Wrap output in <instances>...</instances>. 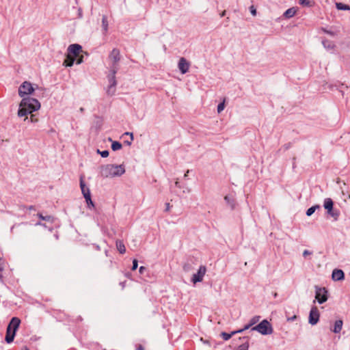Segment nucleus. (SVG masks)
Returning <instances> with one entry per match:
<instances>
[{
	"instance_id": "nucleus-1",
	"label": "nucleus",
	"mask_w": 350,
	"mask_h": 350,
	"mask_svg": "<svg viewBox=\"0 0 350 350\" xmlns=\"http://www.w3.org/2000/svg\"><path fill=\"white\" fill-rule=\"evenodd\" d=\"M40 108L39 101L33 98L27 96L23 98L19 104L18 116L19 117H25V120L27 119V115L38 110Z\"/></svg>"
},
{
	"instance_id": "nucleus-2",
	"label": "nucleus",
	"mask_w": 350,
	"mask_h": 350,
	"mask_svg": "<svg viewBox=\"0 0 350 350\" xmlns=\"http://www.w3.org/2000/svg\"><path fill=\"white\" fill-rule=\"evenodd\" d=\"M125 172L124 165L108 164L101 167L100 174L104 178L120 176Z\"/></svg>"
},
{
	"instance_id": "nucleus-3",
	"label": "nucleus",
	"mask_w": 350,
	"mask_h": 350,
	"mask_svg": "<svg viewBox=\"0 0 350 350\" xmlns=\"http://www.w3.org/2000/svg\"><path fill=\"white\" fill-rule=\"evenodd\" d=\"M21 323V320L17 317H13L8 325L5 335V341L10 343L13 341L17 329Z\"/></svg>"
},
{
	"instance_id": "nucleus-4",
	"label": "nucleus",
	"mask_w": 350,
	"mask_h": 350,
	"mask_svg": "<svg viewBox=\"0 0 350 350\" xmlns=\"http://www.w3.org/2000/svg\"><path fill=\"white\" fill-rule=\"evenodd\" d=\"M121 55L120 50L118 49H113L109 55V59L111 62V67L109 74L116 75L119 70V62L120 61Z\"/></svg>"
},
{
	"instance_id": "nucleus-5",
	"label": "nucleus",
	"mask_w": 350,
	"mask_h": 350,
	"mask_svg": "<svg viewBox=\"0 0 350 350\" xmlns=\"http://www.w3.org/2000/svg\"><path fill=\"white\" fill-rule=\"evenodd\" d=\"M252 330L257 331L262 335L271 334L273 332L271 323L266 319L262 320L257 325L252 327Z\"/></svg>"
},
{
	"instance_id": "nucleus-6",
	"label": "nucleus",
	"mask_w": 350,
	"mask_h": 350,
	"mask_svg": "<svg viewBox=\"0 0 350 350\" xmlns=\"http://www.w3.org/2000/svg\"><path fill=\"white\" fill-rule=\"evenodd\" d=\"M34 91L32 84L30 82H23L18 88V95L21 98H25V96L31 94Z\"/></svg>"
},
{
	"instance_id": "nucleus-7",
	"label": "nucleus",
	"mask_w": 350,
	"mask_h": 350,
	"mask_svg": "<svg viewBox=\"0 0 350 350\" xmlns=\"http://www.w3.org/2000/svg\"><path fill=\"white\" fill-rule=\"evenodd\" d=\"M315 298L321 304L327 300V291L325 288L316 287Z\"/></svg>"
},
{
	"instance_id": "nucleus-8",
	"label": "nucleus",
	"mask_w": 350,
	"mask_h": 350,
	"mask_svg": "<svg viewBox=\"0 0 350 350\" xmlns=\"http://www.w3.org/2000/svg\"><path fill=\"white\" fill-rule=\"evenodd\" d=\"M108 81H109V85H108V88L107 89V94L109 95V96H113L114 95L115 92H116V85H117V81H116V75H111L109 74L108 76Z\"/></svg>"
},
{
	"instance_id": "nucleus-9",
	"label": "nucleus",
	"mask_w": 350,
	"mask_h": 350,
	"mask_svg": "<svg viewBox=\"0 0 350 350\" xmlns=\"http://www.w3.org/2000/svg\"><path fill=\"white\" fill-rule=\"evenodd\" d=\"M206 272V267L204 265H201L196 273H194L191 278V282L193 284L200 282L203 280V278Z\"/></svg>"
},
{
	"instance_id": "nucleus-10",
	"label": "nucleus",
	"mask_w": 350,
	"mask_h": 350,
	"mask_svg": "<svg viewBox=\"0 0 350 350\" xmlns=\"http://www.w3.org/2000/svg\"><path fill=\"white\" fill-rule=\"evenodd\" d=\"M319 317L320 314L317 307L312 306L309 314V323H310L312 325H316L319 321Z\"/></svg>"
},
{
	"instance_id": "nucleus-11",
	"label": "nucleus",
	"mask_w": 350,
	"mask_h": 350,
	"mask_svg": "<svg viewBox=\"0 0 350 350\" xmlns=\"http://www.w3.org/2000/svg\"><path fill=\"white\" fill-rule=\"evenodd\" d=\"M81 52H83L82 47L78 44H70L68 48V54L70 55L72 57H75V59H76Z\"/></svg>"
},
{
	"instance_id": "nucleus-12",
	"label": "nucleus",
	"mask_w": 350,
	"mask_h": 350,
	"mask_svg": "<svg viewBox=\"0 0 350 350\" xmlns=\"http://www.w3.org/2000/svg\"><path fill=\"white\" fill-rule=\"evenodd\" d=\"M190 64L187 61L185 57H181L179 59L178 67L182 74H185L189 71Z\"/></svg>"
},
{
	"instance_id": "nucleus-13",
	"label": "nucleus",
	"mask_w": 350,
	"mask_h": 350,
	"mask_svg": "<svg viewBox=\"0 0 350 350\" xmlns=\"http://www.w3.org/2000/svg\"><path fill=\"white\" fill-rule=\"evenodd\" d=\"M332 278L334 281H340L344 279L345 273L341 269H335L332 272Z\"/></svg>"
},
{
	"instance_id": "nucleus-14",
	"label": "nucleus",
	"mask_w": 350,
	"mask_h": 350,
	"mask_svg": "<svg viewBox=\"0 0 350 350\" xmlns=\"http://www.w3.org/2000/svg\"><path fill=\"white\" fill-rule=\"evenodd\" d=\"M260 316H254L250 320V322L245 325L243 328L241 329V330H242V332L245 330H247L249 328L252 327L253 325H254L255 324H256L259 320H260Z\"/></svg>"
},
{
	"instance_id": "nucleus-15",
	"label": "nucleus",
	"mask_w": 350,
	"mask_h": 350,
	"mask_svg": "<svg viewBox=\"0 0 350 350\" xmlns=\"http://www.w3.org/2000/svg\"><path fill=\"white\" fill-rule=\"evenodd\" d=\"M75 62V57H72L70 55L67 54L66 57L63 62V65L66 67H70L74 64Z\"/></svg>"
},
{
	"instance_id": "nucleus-16",
	"label": "nucleus",
	"mask_w": 350,
	"mask_h": 350,
	"mask_svg": "<svg viewBox=\"0 0 350 350\" xmlns=\"http://www.w3.org/2000/svg\"><path fill=\"white\" fill-rule=\"evenodd\" d=\"M80 187L81 189V192L83 193V196L84 198H85L87 192L90 193V189L86 187L84 180H83V176H81L80 177Z\"/></svg>"
},
{
	"instance_id": "nucleus-17",
	"label": "nucleus",
	"mask_w": 350,
	"mask_h": 350,
	"mask_svg": "<svg viewBox=\"0 0 350 350\" xmlns=\"http://www.w3.org/2000/svg\"><path fill=\"white\" fill-rule=\"evenodd\" d=\"M327 214L333 217L334 221H337L340 216V211L338 209H334V207L327 210Z\"/></svg>"
},
{
	"instance_id": "nucleus-18",
	"label": "nucleus",
	"mask_w": 350,
	"mask_h": 350,
	"mask_svg": "<svg viewBox=\"0 0 350 350\" xmlns=\"http://www.w3.org/2000/svg\"><path fill=\"white\" fill-rule=\"evenodd\" d=\"M342 320H337L335 321L334 327L332 329V331L336 334L340 333L342 327Z\"/></svg>"
},
{
	"instance_id": "nucleus-19",
	"label": "nucleus",
	"mask_w": 350,
	"mask_h": 350,
	"mask_svg": "<svg viewBox=\"0 0 350 350\" xmlns=\"http://www.w3.org/2000/svg\"><path fill=\"white\" fill-rule=\"evenodd\" d=\"M116 245L117 250L120 254H123L126 252V247L122 241L117 240Z\"/></svg>"
},
{
	"instance_id": "nucleus-20",
	"label": "nucleus",
	"mask_w": 350,
	"mask_h": 350,
	"mask_svg": "<svg viewBox=\"0 0 350 350\" xmlns=\"http://www.w3.org/2000/svg\"><path fill=\"white\" fill-rule=\"evenodd\" d=\"M237 333H242V330L240 329L239 330L232 332L230 334L221 332V336L224 340H228L232 336Z\"/></svg>"
},
{
	"instance_id": "nucleus-21",
	"label": "nucleus",
	"mask_w": 350,
	"mask_h": 350,
	"mask_svg": "<svg viewBox=\"0 0 350 350\" xmlns=\"http://www.w3.org/2000/svg\"><path fill=\"white\" fill-rule=\"evenodd\" d=\"M323 206L326 210H329L334 206L333 200L329 198H325L324 200Z\"/></svg>"
},
{
	"instance_id": "nucleus-22",
	"label": "nucleus",
	"mask_w": 350,
	"mask_h": 350,
	"mask_svg": "<svg viewBox=\"0 0 350 350\" xmlns=\"http://www.w3.org/2000/svg\"><path fill=\"white\" fill-rule=\"evenodd\" d=\"M295 14L296 10L294 8H291L285 11V12L284 13V16L287 18H290L294 16Z\"/></svg>"
},
{
	"instance_id": "nucleus-23",
	"label": "nucleus",
	"mask_w": 350,
	"mask_h": 350,
	"mask_svg": "<svg viewBox=\"0 0 350 350\" xmlns=\"http://www.w3.org/2000/svg\"><path fill=\"white\" fill-rule=\"evenodd\" d=\"M108 25L107 17L103 15L102 17V27L105 33H107L108 31Z\"/></svg>"
},
{
	"instance_id": "nucleus-24",
	"label": "nucleus",
	"mask_w": 350,
	"mask_h": 350,
	"mask_svg": "<svg viewBox=\"0 0 350 350\" xmlns=\"http://www.w3.org/2000/svg\"><path fill=\"white\" fill-rule=\"evenodd\" d=\"M321 206L318 204L311 206L306 211V215L311 216L317 209H320Z\"/></svg>"
},
{
	"instance_id": "nucleus-25",
	"label": "nucleus",
	"mask_w": 350,
	"mask_h": 350,
	"mask_svg": "<svg viewBox=\"0 0 350 350\" xmlns=\"http://www.w3.org/2000/svg\"><path fill=\"white\" fill-rule=\"evenodd\" d=\"M85 199L86 203L88 204V206L89 208L94 207V204L93 201L92 200L90 193L87 192Z\"/></svg>"
},
{
	"instance_id": "nucleus-26",
	"label": "nucleus",
	"mask_w": 350,
	"mask_h": 350,
	"mask_svg": "<svg viewBox=\"0 0 350 350\" xmlns=\"http://www.w3.org/2000/svg\"><path fill=\"white\" fill-rule=\"evenodd\" d=\"M336 8L339 10H349L350 6L342 3H336Z\"/></svg>"
},
{
	"instance_id": "nucleus-27",
	"label": "nucleus",
	"mask_w": 350,
	"mask_h": 350,
	"mask_svg": "<svg viewBox=\"0 0 350 350\" xmlns=\"http://www.w3.org/2000/svg\"><path fill=\"white\" fill-rule=\"evenodd\" d=\"M37 216L42 220L51 221V222L53 221V218L51 215L43 216L42 213H38Z\"/></svg>"
},
{
	"instance_id": "nucleus-28",
	"label": "nucleus",
	"mask_w": 350,
	"mask_h": 350,
	"mask_svg": "<svg viewBox=\"0 0 350 350\" xmlns=\"http://www.w3.org/2000/svg\"><path fill=\"white\" fill-rule=\"evenodd\" d=\"M122 146L121 143L116 142V141L113 142L111 144V149L113 151L120 150L122 148Z\"/></svg>"
},
{
	"instance_id": "nucleus-29",
	"label": "nucleus",
	"mask_w": 350,
	"mask_h": 350,
	"mask_svg": "<svg viewBox=\"0 0 350 350\" xmlns=\"http://www.w3.org/2000/svg\"><path fill=\"white\" fill-rule=\"evenodd\" d=\"M224 200L231 206L232 208H234V203L233 199H231L229 196H226Z\"/></svg>"
},
{
	"instance_id": "nucleus-30",
	"label": "nucleus",
	"mask_w": 350,
	"mask_h": 350,
	"mask_svg": "<svg viewBox=\"0 0 350 350\" xmlns=\"http://www.w3.org/2000/svg\"><path fill=\"white\" fill-rule=\"evenodd\" d=\"M248 348H249V344L247 342L240 345L238 347H237V350H248Z\"/></svg>"
},
{
	"instance_id": "nucleus-31",
	"label": "nucleus",
	"mask_w": 350,
	"mask_h": 350,
	"mask_svg": "<svg viewBox=\"0 0 350 350\" xmlns=\"http://www.w3.org/2000/svg\"><path fill=\"white\" fill-rule=\"evenodd\" d=\"M225 107V98L224 99L223 102L220 103L217 106V112L219 113H221Z\"/></svg>"
},
{
	"instance_id": "nucleus-32",
	"label": "nucleus",
	"mask_w": 350,
	"mask_h": 350,
	"mask_svg": "<svg viewBox=\"0 0 350 350\" xmlns=\"http://www.w3.org/2000/svg\"><path fill=\"white\" fill-rule=\"evenodd\" d=\"M124 135H130L131 140L130 141H129V140L124 141V143L126 144L129 146L131 145V142L133 139V133H132L126 132Z\"/></svg>"
},
{
	"instance_id": "nucleus-33",
	"label": "nucleus",
	"mask_w": 350,
	"mask_h": 350,
	"mask_svg": "<svg viewBox=\"0 0 350 350\" xmlns=\"http://www.w3.org/2000/svg\"><path fill=\"white\" fill-rule=\"evenodd\" d=\"M97 152L100 154V156L103 158H106L109 156V151L108 150H103L100 151L99 150H97Z\"/></svg>"
},
{
	"instance_id": "nucleus-34",
	"label": "nucleus",
	"mask_w": 350,
	"mask_h": 350,
	"mask_svg": "<svg viewBox=\"0 0 350 350\" xmlns=\"http://www.w3.org/2000/svg\"><path fill=\"white\" fill-rule=\"evenodd\" d=\"M75 61H76L77 64H81L83 62V55L79 54V55L78 57H77V58L75 59Z\"/></svg>"
},
{
	"instance_id": "nucleus-35",
	"label": "nucleus",
	"mask_w": 350,
	"mask_h": 350,
	"mask_svg": "<svg viewBox=\"0 0 350 350\" xmlns=\"http://www.w3.org/2000/svg\"><path fill=\"white\" fill-rule=\"evenodd\" d=\"M137 267H138V261H137V260L134 259V260H133V266H132L131 269H132L133 271H134V270H135V269H137Z\"/></svg>"
},
{
	"instance_id": "nucleus-36",
	"label": "nucleus",
	"mask_w": 350,
	"mask_h": 350,
	"mask_svg": "<svg viewBox=\"0 0 350 350\" xmlns=\"http://www.w3.org/2000/svg\"><path fill=\"white\" fill-rule=\"evenodd\" d=\"M329 42L327 40H323L322 43L323 44V46L326 48H332L333 46L330 44V43H328Z\"/></svg>"
},
{
	"instance_id": "nucleus-37",
	"label": "nucleus",
	"mask_w": 350,
	"mask_h": 350,
	"mask_svg": "<svg viewBox=\"0 0 350 350\" xmlns=\"http://www.w3.org/2000/svg\"><path fill=\"white\" fill-rule=\"evenodd\" d=\"M30 121L31 122H37L38 119L36 117V115L31 114L30 116Z\"/></svg>"
},
{
	"instance_id": "nucleus-38",
	"label": "nucleus",
	"mask_w": 350,
	"mask_h": 350,
	"mask_svg": "<svg viewBox=\"0 0 350 350\" xmlns=\"http://www.w3.org/2000/svg\"><path fill=\"white\" fill-rule=\"evenodd\" d=\"M183 270L187 272L191 270V265L189 264L184 265Z\"/></svg>"
},
{
	"instance_id": "nucleus-39",
	"label": "nucleus",
	"mask_w": 350,
	"mask_h": 350,
	"mask_svg": "<svg viewBox=\"0 0 350 350\" xmlns=\"http://www.w3.org/2000/svg\"><path fill=\"white\" fill-rule=\"evenodd\" d=\"M4 269L3 262L0 263V272H2ZM3 275H0V281H2Z\"/></svg>"
},
{
	"instance_id": "nucleus-40",
	"label": "nucleus",
	"mask_w": 350,
	"mask_h": 350,
	"mask_svg": "<svg viewBox=\"0 0 350 350\" xmlns=\"http://www.w3.org/2000/svg\"><path fill=\"white\" fill-rule=\"evenodd\" d=\"M146 271V267L144 266H141L139 269V272L140 274H144V273Z\"/></svg>"
},
{
	"instance_id": "nucleus-41",
	"label": "nucleus",
	"mask_w": 350,
	"mask_h": 350,
	"mask_svg": "<svg viewBox=\"0 0 350 350\" xmlns=\"http://www.w3.org/2000/svg\"><path fill=\"white\" fill-rule=\"evenodd\" d=\"M300 3L304 5H309V0H299Z\"/></svg>"
},
{
	"instance_id": "nucleus-42",
	"label": "nucleus",
	"mask_w": 350,
	"mask_h": 350,
	"mask_svg": "<svg viewBox=\"0 0 350 350\" xmlns=\"http://www.w3.org/2000/svg\"><path fill=\"white\" fill-rule=\"evenodd\" d=\"M322 30H323V32H325V33H326L327 34H329L331 36H334L335 35V33L334 32H332L331 31H329V30H327L326 29L323 28Z\"/></svg>"
},
{
	"instance_id": "nucleus-43",
	"label": "nucleus",
	"mask_w": 350,
	"mask_h": 350,
	"mask_svg": "<svg viewBox=\"0 0 350 350\" xmlns=\"http://www.w3.org/2000/svg\"><path fill=\"white\" fill-rule=\"evenodd\" d=\"M296 319H297V316H296V315H294V316H293V317H288V318H287V321H295Z\"/></svg>"
},
{
	"instance_id": "nucleus-44",
	"label": "nucleus",
	"mask_w": 350,
	"mask_h": 350,
	"mask_svg": "<svg viewBox=\"0 0 350 350\" xmlns=\"http://www.w3.org/2000/svg\"><path fill=\"white\" fill-rule=\"evenodd\" d=\"M310 254H311V252L307 250H304L303 252V256L304 257H306V256L310 255Z\"/></svg>"
},
{
	"instance_id": "nucleus-45",
	"label": "nucleus",
	"mask_w": 350,
	"mask_h": 350,
	"mask_svg": "<svg viewBox=\"0 0 350 350\" xmlns=\"http://www.w3.org/2000/svg\"><path fill=\"white\" fill-rule=\"evenodd\" d=\"M136 350H145L144 347L142 345H136Z\"/></svg>"
},
{
	"instance_id": "nucleus-46",
	"label": "nucleus",
	"mask_w": 350,
	"mask_h": 350,
	"mask_svg": "<svg viewBox=\"0 0 350 350\" xmlns=\"http://www.w3.org/2000/svg\"><path fill=\"white\" fill-rule=\"evenodd\" d=\"M165 211H169L171 208V206L169 202L165 203Z\"/></svg>"
},
{
	"instance_id": "nucleus-47",
	"label": "nucleus",
	"mask_w": 350,
	"mask_h": 350,
	"mask_svg": "<svg viewBox=\"0 0 350 350\" xmlns=\"http://www.w3.org/2000/svg\"><path fill=\"white\" fill-rule=\"evenodd\" d=\"M226 10L223 11V12L220 14V16H221V17L224 16L226 15Z\"/></svg>"
},
{
	"instance_id": "nucleus-48",
	"label": "nucleus",
	"mask_w": 350,
	"mask_h": 350,
	"mask_svg": "<svg viewBox=\"0 0 350 350\" xmlns=\"http://www.w3.org/2000/svg\"><path fill=\"white\" fill-rule=\"evenodd\" d=\"M36 226H45V225L42 223H41L40 221H38V223H36Z\"/></svg>"
},
{
	"instance_id": "nucleus-49",
	"label": "nucleus",
	"mask_w": 350,
	"mask_h": 350,
	"mask_svg": "<svg viewBox=\"0 0 350 350\" xmlns=\"http://www.w3.org/2000/svg\"><path fill=\"white\" fill-rule=\"evenodd\" d=\"M28 209H29V210H35V207H34L33 206H29L28 207Z\"/></svg>"
},
{
	"instance_id": "nucleus-50",
	"label": "nucleus",
	"mask_w": 350,
	"mask_h": 350,
	"mask_svg": "<svg viewBox=\"0 0 350 350\" xmlns=\"http://www.w3.org/2000/svg\"><path fill=\"white\" fill-rule=\"evenodd\" d=\"M251 12H252V14L253 15H255V14H256V10H252Z\"/></svg>"
},
{
	"instance_id": "nucleus-51",
	"label": "nucleus",
	"mask_w": 350,
	"mask_h": 350,
	"mask_svg": "<svg viewBox=\"0 0 350 350\" xmlns=\"http://www.w3.org/2000/svg\"><path fill=\"white\" fill-rule=\"evenodd\" d=\"M79 110H80L81 112H83L84 111V109L83 107H81Z\"/></svg>"
},
{
	"instance_id": "nucleus-52",
	"label": "nucleus",
	"mask_w": 350,
	"mask_h": 350,
	"mask_svg": "<svg viewBox=\"0 0 350 350\" xmlns=\"http://www.w3.org/2000/svg\"><path fill=\"white\" fill-rule=\"evenodd\" d=\"M189 173V170H187V173L185 174V177L187 176V174Z\"/></svg>"
},
{
	"instance_id": "nucleus-53",
	"label": "nucleus",
	"mask_w": 350,
	"mask_h": 350,
	"mask_svg": "<svg viewBox=\"0 0 350 350\" xmlns=\"http://www.w3.org/2000/svg\"><path fill=\"white\" fill-rule=\"evenodd\" d=\"M1 262H3V259L1 258H0V263Z\"/></svg>"
},
{
	"instance_id": "nucleus-54",
	"label": "nucleus",
	"mask_w": 350,
	"mask_h": 350,
	"mask_svg": "<svg viewBox=\"0 0 350 350\" xmlns=\"http://www.w3.org/2000/svg\"><path fill=\"white\" fill-rule=\"evenodd\" d=\"M0 275H2V272H0Z\"/></svg>"
}]
</instances>
